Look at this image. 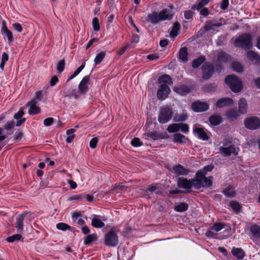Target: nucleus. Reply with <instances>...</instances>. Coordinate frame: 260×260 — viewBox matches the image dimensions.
Segmentation results:
<instances>
[{"label":"nucleus","mask_w":260,"mask_h":260,"mask_svg":"<svg viewBox=\"0 0 260 260\" xmlns=\"http://www.w3.org/2000/svg\"><path fill=\"white\" fill-rule=\"evenodd\" d=\"M89 76H84L79 84V91L81 94H85L89 89Z\"/></svg>","instance_id":"13"},{"label":"nucleus","mask_w":260,"mask_h":260,"mask_svg":"<svg viewBox=\"0 0 260 260\" xmlns=\"http://www.w3.org/2000/svg\"><path fill=\"white\" fill-rule=\"evenodd\" d=\"M181 129V132L184 133H187L189 131V126L186 123H180L179 124V129Z\"/></svg>","instance_id":"62"},{"label":"nucleus","mask_w":260,"mask_h":260,"mask_svg":"<svg viewBox=\"0 0 260 260\" xmlns=\"http://www.w3.org/2000/svg\"><path fill=\"white\" fill-rule=\"evenodd\" d=\"M92 26L93 28L95 31H98L100 29L99 20L96 17H94L92 19Z\"/></svg>","instance_id":"58"},{"label":"nucleus","mask_w":260,"mask_h":260,"mask_svg":"<svg viewBox=\"0 0 260 260\" xmlns=\"http://www.w3.org/2000/svg\"><path fill=\"white\" fill-rule=\"evenodd\" d=\"M85 63L83 62L82 64L78 68V69L75 71V72L69 78L67 82H69L70 80L73 79L75 77H76L84 69L85 67Z\"/></svg>","instance_id":"46"},{"label":"nucleus","mask_w":260,"mask_h":260,"mask_svg":"<svg viewBox=\"0 0 260 260\" xmlns=\"http://www.w3.org/2000/svg\"><path fill=\"white\" fill-rule=\"evenodd\" d=\"M80 95L81 94L80 93L79 91H76L74 89H72L71 91L67 92L65 96H68L70 99L74 98L75 99H77L80 97Z\"/></svg>","instance_id":"37"},{"label":"nucleus","mask_w":260,"mask_h":260,"mask_svg":"<svg viewBox=\"0 0 260 260\" xmlns=\"http://www.w3.org/2000/svg\"><path fill=\"white\" fill-rule=\"evenodd\" d=\"M22 239V236L20 234H15L13 236L8 237L7 238L8 242L12 243L15 241H18Z\"/></svg>","instance_id":"50"},{"label":"nucleus","mask_w":260,"mask_h":260,"mask_svg":"<svg viewBox=\"0 0 260 260\" xmlns=\"http://www.w3.org/2000/svg\"><path fill=\"white\" fill-rule=\"evenodd\" d=\"M188 208V205L186 203H181L175 206L174 209L176 212H182L186 211Z\"/></svg>","instance_id":"30"},{"label":"nucleus","mask_w":260,"mask_h":260,"mask_svg":"<svg viewBox=\"0 0 260 260\" xmlns=\"http://www.w3.org/2000/svg\"><path fill=\"white\" fill-rule=\"evenodd\" d=\"M26 215V213H23L16 218V227L19 233L21 234L23 231V222Z\"/></svg>","instance_id":"20"},{"label":"nucleus","mask_w":260,"mask_h":260,"mask_svg":"<svg viewBox=\"0 0 260 260\" xmlns=\"http://www.w3.org/2000/svg\"><path fill=\"white\" fill-rule=\"evenodd\" d=\"M173 16V13L170 9H164L160 12H152L149 14L146 18V21L153 25L160 21L171 20Z\"/></svg>","instance_id":"2"},{"label":"nucleus","mask_w":260,"mask_h":260,"mask_svg":"<svg viewBox=\"0 0 260 260\" xmlns=\"http://www.w3.org/2000/svg\"><path fill=\"white\" fill-rule=\"evenodd\" d=\"M98 142V139L96 137L91 139L89 142V146L92 149H95Z\"/></svg>","instance_id":"61"},{"label":"nucleus","mask_w":260,"mask_h":260,"mask_svg":"<svg viewBox=\"0 0 260 260\" xmlns=\"http://www.w3.org/2000/svg\"><path fill=\"white\" fill-rule=\"evenodd\" d=\"M223 193L228 198H233L236 195V192L232 187H228L223 191Z\"/></svg>","instance_id":"36"},{"label":"nucleus","mask_w":260,"mask_h":260,"mask_svg":"<svg viewBox=\"0 0 260 260\" xmlns=\"http://www.w3.org/2000/svg\"><path fill=\"white\" fill-rule=\"evenodd\" d=\"M230 207L233 209V211L236 214L238 213L242 209V206L237 201H232L229 204Z\"/></svg>","instance_id":"29"},{"label":"nucleus","mask_w":260,"mask_h":260,"mask_svg":"<svg viewBox=\"0 0 260 260\" xmlns=\"http://www.w3.org/2000/svg\"><path fill=\"white\" fill-rule=\"evenodd\" d=\"M248 106L246 101L244 99H241L239 101L238 110L239 112L242 114L247 112Z\"/></svg>","instance_id":"23"},{"label":"nucleus","mask_w":260,"mask_h":260,"mask_svg":"<svg viewBox=\"0 0 260 260\" xmlns=\"http://www.w3.org/2000/svg\"><path fill=\"white\" fill-rule=\"evenodd\" d=\"M247 57L251 61L256 63L260 62V56L253 51H249L247 53Z\"/></svg>","instance_id":"25"},{"label":"nucleus","mask_w":260,"mask_h":260,"mask_svg":"<svg viewBox=\"0 0 260 260\" xmlns=\"http://www.w3.org/2000/svg\"><path fill=\"white\" fill-rule=\"evenodd\" d=\"M180 28V25L179 22H176L172 27V29L170 32V36L171 37H176L178 34V31Z\"/></svg>","instance_id":"33"},{"label":"nucleus","mask_w":260,"mask_h":260,"mask_svg":"<svg viewBox=\"0 0 260 260\" xmlns=\"http://www.w3.org/2000/svg\"><path fill=\"white\" fill-rule=\"evenodd\" d=\"M104 217L101 218L100 215H93L91 220V225L96 228H102L105 226L103 220H105Z\"/></svg>","instance_id":"18"},{"label":"nucleus","mask_w":260,"mask_h":260,"mask_svg":"<svg viewBox=\"0 0 260 260\" xmlns=\"http://www.w3.org/2000/svg\"><path fill=\"white\" fill-rule=\"evenodd\" d=\"M172 111L168 107H162L160 109L158 116V121L160 123H166L169 121L172 117Z\"/></svg>","instance_id":"7"},{"label":"nucleus","mask_w":260,"mask_h":260,"mask_svg":"<svg viewBox=\"0 0 260 260\" xmlns=\"http://www.w3.org/2000/svg\"><path fill=\"white\" fill-rule=\"evenodd\" d=\"M85 199V196L82 194H74L70 198V201H81Z\"/></svg>","instance_id":"54"},{"label":"nucleus","mask_w":260,"mask_h":260,"mask_svg":"<svg viewBox=\"0 0 260 260\" xmlns=\"http://www.w3.org/2000/svg\"><path fill=\"white\" fill-rule=\"evenodd\" d=\"M37 103L35 100H31L26 104V106L29 107L28 114L30 115H36L41 112V109L37 105Z\"/></svg>","instance_id":"14"},{"label":"nucleus","mask_w":260,"mask_h":260,"mask_svg":"<svg viewBox=\"0 0 260 260\" xmlns=\"http://www.w3.org/2000/svg\"><path fill=\"white\" fill-rule=\"evenodd\" d=\"M173 172L178 175H185L188 174L190 171L181 165H178L173 168Z\"/></svg>","instance_id":"21"},{"label":"nucleus","mask_w":260,"mask_h":260,"mask_svg":"<svg viewBox=\"0 0 260 260\" xmlns=\"http://www.w3.org/2000/svg\"><path fill=\"white\" fill-rule=\"evenodd\" d=\"M213 177L210 176L209 177H205L201 182H197L194 184V188L199 189L201 187H210L212 185Z\"/></svg>","instance_id":"16"},{"label":"nucleus","mask_w":260,"mask_h":260,"mask_svg":"<svg viewBox=\"0 0 260 260\" xmlns=\"http://www.w3.org/2000/svg\"><path fill=\"white\" fill-rule=\"evenodd\" d=\"M191 109L196 112L207 111L209 109V105L207 102L197 101L191 104Z\"/></svg>","instance_id":"12"},{"label":"nucleus","mask_w":260,"mask_h":260,"mask_svg":"<svg viewBox=\"0 0 260 260\" xmlns=\"http://www.w3.org/2000/svg\"><path fill=\"white\" fill-rule=\"evenodd\" d=\"M148 191L150 192L151 193H154L157 195H161L162 194L161 189L156 184L150 185L146 190V192Z\"/></svg>","instance_id":"27"},{"label":"nucleus","mask_w":260,"mask_h":260,"mask_svg":"<svg viewBox=\"0 0 260 260\" xmlns=\"http://www.w3.org/2000/svg\"><path fill=\"white\" fill-rule=\"evenodd\" d=\"M209 121L211 125H217L221 122L222 118L219 115H213L209 117Z\"/></svg>","instance_id":"26"},{"label":"nucleus","mask_w":260,"mask_h":260,"mask_svg":"<svg viewBox=\"0 0 260 260\" xmlns=\"http://www.w3.org/2000/svg\"><path fill=\"white\" fill-rule=\"evenodd\" d=\"M244 124L249 129H256L260 126V120L255 117H248L245 120Z\"/></svg>","instance_id":"9"},{"label":"nucleus","mask_w":260,"mask_h":260,"mask_svg":"<svg viewBox=\"0 0 260 260\" xmlns=\"http://www.w3.org/2000/svg\"><path fill=\"white\" fill-rule=\"evenodd\" d=\"M187 115L185 113H183L181 114H179L178 115H177L174 118V120L175 121L180 122V121H183L187 119Z\"/></svg>","instance_id":"55"},{"label":"nucleus","mask_w":260,"mask_h":260,"mask_svg":"<svg viewBox=\"0 0 260 260\" xmlns=\"http://www.w3.org/2000/svg\"><path fill=\"white\" fill-rule=\"evenodd\" d=\"M239 151V148H236L232 144V142L228 139L224 140L222 143V145L219 147L220 153L225 157L231 155H237L238 154Z\"/></svg>","instance_id":"3"},{"label":"nucleus","mask_w":260,"mask_h":260,"mask_svg":"<svg viewBox=\"0 0 260 260\" xmlns=\"http://www.w3.org/2000/svg\"><path fill=\"white\" fill-rule=\"evenodd\" d=\"M8 135L3 128L0 127V142L5 140Z\"/></svg>","instance_id":"60"},{"label":"nucleus","mask_w":260,"mask_h":260,"mask_svg":"<svg viewBox=\"0 0 260 260\" xmlns=\"http://www.w3.org/2000/svg\"><path fill=\"white\" fill-rule=\"evenodd\" d=\"M251 238L255 242L260 239V226L257 224H253L249 227Z\"/></svg>","instance_id":"15"},{"label":"nucleus","mask_w":260,"mask_h":260,"mask_svg":"<svg viewBox=\"0 0 260 260\" xmlns=\"http://www.w3.org/2000/svg\"><path fill=\"white\" fill-rule=\"evenodd\" d=\"M65 62L63 60H60L57 64V70L58 72H62L64 69Z\"/></svg>","instance_id":"59"},{"label":"nucleus","mask_w":260,"mask_h":260,"mask_svg":"<svg viewBox=\"0 0 260 260\" xmlns=\"http://www.w3.org/2000/svg\"><path fill=\"white\" fill-rule=\"evenodd\" d=\"M85 63L83 62L82 64L78 68V69L75 71V72L69 78L67 82H69L70 80L73 79L75 77H76L84 69L85 67Z\"/></svg>","instance_id":"44"},{"label":"nucleus","mask_w":260,"mask_h":260,"mask_svg":"<svg viewBox=\"0 0 260 260\" xmlns=\"http://www.w3.org/2000/svg\"><path fill=\"white\" fill-rule=\"evenodd\" d=\"M14 126V122L13 121H9L4 126V130L7 132V134L8 135H11L12 134V128Z\"/></svg>","instance_id":"40"},{"label":"nucleus","mask_w":260,"mask_h":260,"mask_svg":"<svg viewBox=\"0 0 260 260\" xmlns=\"http://www.w3.org/2000/svg\"><path fill=\"white\" fill-rule=\"evenodd\" d=\"M232 254L238 259H243L245 256L244 251L241 248L234 247L232 250Z\"/></svg>","instance_id":"24"},{"label":"nucleus","mask_w":260,"mask_h":260,"mask_svg":"<svg viewBox=\"0 0 260 260\" xmlns=\"http://www.w3.org/2000/svg\"><path fill=\"white\" fill-rule=\"evenodd\" d=\"M167 130L170 133L176 132L179 130V124L175 123L170 124L168 127Z\"/></svg>","instance_id":"51"},{"label":"nucleus","mask_w":260,"mask_h":260,"mask_svg":"<svg viewBox=\"0 0 260 260\" xmlns=\"http://www.w3.org/2000/svg\"><path fill=\"white\" fill-rule=\"evenodd\" d=\"M206 59V57L204 55H201L197 59L193 60L192 66L193 68H198L202 63H203Z\"/></svg>","instance_id":"32"},{"label":"nucleus","mask_w":260,"mask_h":260,"mask_svg":"<svg viewBox=\"0 0 260 260\" xmlns=\"http://www.w3.org/2000/svg\"><path fill=\"white\" fill-rule=\"evenodd\" d=\"M233 103L232 99L229 98H222L218 100L216 103V106L218 108H222L225 106H230Z\"/></svg>","instance_id":"22"},{"label":"nucleus","mask_w":260,"mask_h":260,"mask_svg":"<svg viewBox=\"0 0 260 260\" xmlns=\"http://www.w3.org/2000/svg\"><path fill=\"white\" fill-rule=\"evenodd\" d=\"M85 63L83 62L82 64L78 68V69L75 71V72L69 78L67 82H69L70 80L73 79L75 77H76L84 69L85 67Z\"/></svg>","instance_id":"43"},{"label":"nucleus","mask_w":260,"mask_h":260,"mask_svg":"<svg viewBox=\"0 0 260 260\" xmlns=\"http://www.w3.org/2000/svg\"><path fill=\"white\" fill-rule=\"evenodd\" d=\"M1 32L2 35L7 38L9 43H11L14 41L12 32L8 28L6 22L5 20L2 21Z\"/></svg>","instance_id":"17"},{"label":"nucleus","mask_w":260,"mask_h":260,"mask_svg":"<svg viewBox=\"0 0 260 260\" xmlns=\"http://www.w3.org/2000/svg\"><path fill=\"white\" fill-rule=\"evenodd\" d=\"M43 93L42 91H39L36 93L35 98L32 100H35L37 103H39L42 99Z\"/></svg>","instance_id":"63"},{"label":"nucleus","mask_w":260,"mask_h":260,"mask_svg":"<svg viewBox=\"0 0 260 260\" xmlns=\"http://www.w3.org/2000/svg\"><path fill=\"white\" fill-rule=\"evenodd\" d=\"M225 82L234 92H238L242 89V81L235 76H228L225 79Z\"/></svg>","instance_id":"5"},{"label":"nucleus","mask_w":260,"mask_h":260,"mask_svg":"<svg viewBox=\"0 0 260 260\" xmlns=\"http://www.w3.org/2000/svg\"><path fill=\"white\" fill-rule=\"evenodd\" d=\"M85 63L83 62L82 64L78 68V69L75 71V72L69 78L67 82H69L70 80L73 79L75 77H76L84 69L85 67Z\"/></svg>","instance_id":"41"},{"label":"nucleus","mask_w":260,"mask_h":260,"mask_svg":"<svg viewBox=\"0 0 260 260\" xmlns=\"http://www.w3.org/2000/svg\"><path fill=\"white\" fill-rule=\"evenodd\" d=\"M56 228L57 229L62 230V231H66L67 230H69L70 229V226L65 223H58L56 224Z\"/></svg>","instance_id":"56"},{"label":"nucleus","mask_w":260,"mask_h":260,"mask_svg":"<svg viewBox=\"0 0 260 260\" xmlns=\"http://www.w3.org/2000/svg\"><path fill=\"white\" fill-rule=\"evenodd\" d=\"M85 63L83 62L82 64L78 68V69L75 71V72L69 78L67 82H69L70 80L73 79L75 77H76L84 69L85 67Z\"/></svg>","instance_id":"45"},{"label":"nucleus","mask_w":260,"mask_h":260,"mask_svg":"<svg viewBox=\"0 0 260 260\" xmlns=\"http://www.w3.org/2000/svg\"><path fill=\"white\" fill-rule=\"evenodd\" d=\"M76 129L74 128H71L67 131L66 133L68 137L66 139V141L67 143H70L73 141L75 138L74 133Z\"/></svg>","instance_id":"34"},{"label":"nucleus","mask_w":260,"mask_h":260,"mask_svg":"<svg viewBox=\"0 0 260 260\" xmlns=\"http://www.w3.org/2000/svg\"><path fill=\"white\" fill-rule=\"evenodd\" d=\"M158 81L159 86L157 91V97L159 100L163 101L168 97L171 91L169 85L173 84V81L171 77L167 74L160 76Z\"/></svg>","instance_id":"1"},{"label":"nucleus","mask_w":260,"mask_h":260,"mask_svg":"<svg viewBox=\"0 0 260 260\" xmlns=\"http://www.w3.org/2000/svg\"><path fill=\"white\" fill-rule=\"evenodd\" d=\"M24 114V113L22 109H20L14 115V118L17 120L22 119V117Z\"/></svg>","instance_id":"64"},{"label":"nucleus","mask_w":260,"mask_h":260,"mask_svg":"<svg viewBox=\"0 0 260 260\" xmlns=\"http://www.w3.org/2000/svg\"><path fill=\"white\" fill-rule=\"evenodd\" d=\"M173 137L174 142L179 143L184 142L185 139V137L181 134H175Z\"/></svg>","instance_id":"52"},{"label":"nucleus","mask_w":260,"mask_h":260,"mask_svg":"<svg viewBox=\"0 0 260 260\" xmlns=\"http://www.w3.org/2000/svg\"><path fill=\"white\" fill-rule=\"evenodd\" d=\"M206 175V172L202 170L198 171L196 173V179H192L193 181L194 182V184H196V183H198L197 182H201L203 179L205 178Z\"/></svg>","instance_id":"35"},{"label":"nucleus","mask_w":260,"mask_h":260,"mask_svg":"<svg viewBox=\"0 0 260 260\" xmlns=\"http://www.w3.org/2000/svg\"><path fill=\"white\" fill-rule=\"evenodd\" d=\"M131 144L134 147H140L143 145V143L138 138H134L131 141Z\"/></svg>","instance_id":"57"},{"label":"nucleus","mask_w":260,"mask_h":260,"mask_svg":"<svg viewBox=\"0 0 260 260\" xmlns=\"http://www.w3.org/2000/svg\"><path fill=\"white\" fill-rule=\"evenodd\" d=\"M234 44L244 50L249 49L252 46L251 37L249 34H244L235 40Z\"/></svg>","instance_id":"4"},{"label":"nucleus","mask_w":260,"mask_h":260,"mask_svg":"<svg viewBox=\"0 0 260 260\" xmlns=\"http://www.w3.org/2000/svg\"><path fill=\"white\" fill-rule=\"evenodd\" d=\"M119 242L118 237L114 229L110 230L105 236V244L110 247L116 246Z\"/></svg>","instance_id":"6"},{"label":"nucleus","mask_w":260,"mask_h":260,"mask_svg":"<svg viewBox=\"0 0 260 260\" xmlns=\"http://www.w3.org/2000/svg\"><path fill=\"white\" fill-rule=\"evenodd\" d=\"M188 52L186 47H182L179 51V57L180 60L182 61L185 62L188 60Z\"/></svg>","instance_id":"28"},{"label":"nucleus","mask_w":260,"mask_h":260,"mask_svg":"<svg viewBox=\"0 0 260 260\" xmlns=\"http://www.w3.org/2000/svg\"><path fill=\"white\" fill-rule=\"evenodd\" d=\"M96 240V235L95 234L89 235L86 236L84 240V243L85 245H88L92 242Z\"/></svg>","instance_id":"49"},{"label":"nucleus","mask_w":260,"mask_h":260,"mask_svg":"<svg viewBox=\"0 0 260 260\" xmlns=\"http://www.w3.org/2000/svg\"><path fill=\"white\" fill-rule=\"evenodd\" d=\"M226 116L230 120H234L236 119L239 115L236 110L232 109L226 112Z\"/></svg>","instance_id":"31"},{"label":"nucleus","mask_w":260,"mask_h":260,"mask_svg":"<svg viewBox=\"0 0 260 260\" xmlns=\"http://www.w3.org/2000/svg\"><path fill=\"white\" fill-rule=\"evenodd\" d=\"M226 225H228L226 224L223 223H215L211 227V229L216 232H218L221 231L222 229H224Z\"/></svg>","instance_id":"39"},{"label":"nucleus","mask_w":260,"mask_h":260,"mask_svg":"<svg viewBox=\"0 0 260 260\" xmlns=\"http://www.w3.org/2000/svg\"><path fill=\"white\" fill-rule=\"evenodd\" d=\"M229 55L224 52H219L217 56V60L220 62H226L229 60Z\"/></svg>","instance_id":"38"},{"label":"nucleus","mask_w":260,"mask_h":260,"mask_svg":"<svg viewBox=\"0 0 260 260\" xmlns=\"http://www.w3.org/2000/svg\"><path fill=\"white\" fill-rule=\"evenodd\" d=\"M203 78L208 80L212 76L214 72V66L210 62H206L202 67Z\"/></svg>","instance_id":"10"},{"label":"nucleus","mask_w":260,"mask_h":260,"mask_svg":"<svg viewBox=\"0 0 260 260\" xmlns=\"http://www.w3.org/2000/svg\"><path fill=\"white\" fill-rule=\"evenodd\" d=\"M233 70L238 73H242L243 71V68L241 64L237 61L234 62L232 64Z\"/></svg>","instance_id":"47"},{"label":"nucleus","mask_w":260,"mask_h":260,"mask_svg":"<svg viewBox=\"0 0 260 260\" xmlns=\"http://www.w3.org/2000/svg\"><path fill=\"white\" fill-rule=\"evenodd\" d=\"M177 184L179 187L187 190H189L192 187H194V182L192 179L188 180L186 178H179Z\"/></svg>","instance_id":"11"},{"label":"nucleus","mask_w":260,"mask_h":260,"mask_svg":"<svg viewBox=\"0 0 260 260\" xmlns=\"http://www.w3.org/2000/svg\"><path fill=\"white\" fill-rule=\"evenodd\" d=\"M85 63L83 62L82 64L78 68V69L75 71V72L69 78L67 82H69L70 80L73 79L75 77H76L84 69L85 67Z\"/></svg>","instance_id":"42"},{"label":"nucleus","mask_w":260,"mask_h":260,"mask_svg":"<svg viewBox=\"0 0 260 260\" xmlns=\"http://www.w3.org/2000/svg\"><path fill=\"white\" fill-rule=\"evenodd\" d=\"M210 2V0H201L199 2L197 5V10L200 11L202 8H204V6L207 5Z\"/></svg>","instance_id":"53"},{"label":"nucleus","mask_w":260,"mask_h":260,"mask_svg":"<svg viewBox=\"0 0 260 260\" xmlns=\"http://www.w3.org/2000/svg\"><path fill=\"white\" fill-rule=\"evenodd\" d=\"M106 54L104 52H101L100 53L98 54L94 59V62L95 64H99L101 63L103 59L104 58Z\"/></svg>","instance_id":"48"},{"label":"nucleus","mask_w":260,"mask_h":260,"mask_svg":"<svg viewBox=\"0 0 260 260\" xmlns=\"http://www.w3.org/2000/svg\"><path fill=\"white\" fill-rule=\"evenodd\" d=\"M173 90L175 92L181 95H186L191 91L190 87L184 84L175 86Z\"/></svg>","instance_id":"19"},{"label":"nucleus","mask_w":260,"mask_h":260,"mask_svg":"<svg viewBox=\"0 0 260 260\" xmlns=\"http://www.w3.org/2000/svg\"><path fill=\"white\" fill-rule=\"evenodd\" d=\"M193 133L199 139L207 141L209 139V133L205 128L197 125L193 126Z\"/></svg>","instance_id":"8"}]
</instances>
